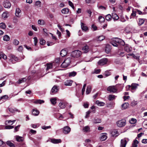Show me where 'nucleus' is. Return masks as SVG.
I'll use <instances>...</instances> for the list:
<instances>
[{
	"instance_id": "1",
	"label": "nucleus",
	"mask_w": 147,
	"mask_h": 147,
	"mask_svg": "<svg viewBox=\"0 0 147 147\" xmlns=\"http://www.w3.org/2000/svg\"><path fill=\"white\" fill-rule=\"evenodd\" d=\"M70 58H67L62 63L61 65V67L62 68H66L70 64Z\"/></svg>"
},
{
	"instance_id": "2",
	"label": "nucleus",
	"mask_w": 147,
	"mask_h": 147,
	"mask_svg": "<svg viewBox=\"0 0 147 147\" xmlns=\"http://www.w3.org/2000/svg\"><path fill=\"white\" fill-rule=\"evenodd\" d=\"M81 54L82 52L81 51L78 50H76L72 52L71 55L73 57L78 58L80 57Z\"/></svg>"
},
{
	"instance_id": "3",
	"label": "nucleus",
	"mask_w": 147,
	"mask_h": 147,
	"mask_svg": "<svg viewBox=\"0 0 147 147\" xmlns=\"http://www.w3.org/2000/svg\"><path fill=\"white\" fill-rule=\"evenodd\" d=\"M117 87L115 86H109L107 88V90L110 93H114L117 92Z\"/></svg>"
},
{
	"instance_id": "4",
	"label": "nucleus",
	"mask_w": 147,
	"mask_h": 147,
	"mask_svg": "<svg viewBox=\"0 0 147 147\" xmlns=\"http://www.w3.org/2000/svg\"><path fill=\"white\" fill-rule=\"evenodd\" d=\"M117 126L119 127H123L126 124V120L125 119H123L118 121L117 122Z\"/></svg>"
},
{
	"instance_id": "5",
	"label": "nucleus",
	"mask_w": 147,
	"mask_h": 147,
	"mask_svg": "<svg viewBox=\"0 0 147 147\" xmlns=\"http://www.w3.org/2000/svg\"><path fill=\"white\" fill-rule=\"evenodd\" d=\"M59 90V87L57 85H54L52 88L50 93L51 94H54L57 92Z\"/></svg>"
},
{
	"instance_id": "6",
	"label": "nucleus",
	"mask_w": 147,
	"mask_h": 147,
	"mask_svg": "<svg viewBox=\"0 0 147 147\" xmlns=\"http://www.w3.org/2000/svg\"><path fill=\"white\" fill-rule=\"evenodd\" d=\"M127 140L128 141L129 140L127 138H126L121 140L120 147H125L127 143Z\"/></svg>"
},
{
	"instance_id": "7",
	"label": "nucleus",
	"mask_w": 147,
	"mask_h": 147,
	"mask_svg": "<svg viewBox=\"0 0 147 147\" xmlns=\"http://www.w3.org/2000/svg\"><path fill=\"white\" fill-rule=\"evenodd\" d=\"M138 85L137 84L133 83L131 86L129 85L128 86L129 90H131L132 92H133V90H135Z\"/></svg>"
},
{
	"instance_id": "8",
	"label": "nucleus",
	"mask_w": 147,
	"mask_h": 147,
	"mask_svg": "<svg viewBox=\"0 0 147 147\" xmlns=\"http://www.w3.org/2000/svg\"><path fill=\"white\" fill-rule=\"evenodd\" d=\"M125 32L127 33H129V32H136V31L134 28L130 27H127L125 29Z\"/></svg>"
},
{
	"instance_id": "9",
	"label": "nucleus",
	"mask_w": 147,
	"mask_h": 147,
	"mask_svg": "<svg viewBox=\"0 0 147 147\" xmlns=\"http://www.w3.org/2000/svg\"><path fill=\"white\" fill-rule=\"evenodd\" d=\"M107 62V60L106 58H103L100 60L98 62V64L100 65H103L106 64Z\"/></svg>"
},
{
	"instance_id": "10",
	"label": "nucleus",
	"mask_w": 147,
	"mask_h": 147,
	"mask_svg": "<svg viewBox=\"0 0 147 147\" xmlns=\"http://www.w3.org/2000/svg\"><path fill=\"white\" fill-rule=\"evenodd\" d=\"M71 128L68 126L64 127L63 129V133L65 134H67L69 133Z\"/></svg>"
},
{
	"instance_id": "11",
	"label": "nucleus",
	"mask_w": 147,
	"mask_h": 147,
	"mask_svg": "<svg viewBox=\"0 0 147 147\" xmlns=\"http://www.w3.org/2000/svg\"><path fill=\"white\" fill-rule=\"evenodd\" d=\"M3 6L5 8H9L11 6V4L9 1H6L3 3Z\"/></svg>"
},
{
	"instance_id": "12",
	"label": "nucleus",
	"mask_w": 147,
	"mask_h": 147,
	"mask_svg": "<svg viewBox=\"0 0 147 147\" xmlns=\"http://www.w3.org/2000/svg\"><path fill=\"white\" fill-rule=\"evenodd\" d=\"M107 138V134L106 133H103L101 134L100 140L101 141H105L106 140Z\"/></svg>"
},
{
	"instance_id": "13",
	"label": "nucleus",
	"mask_w": 147,
	"mask_h": 147,
	"mask_svg": "<svg viewBox=\"0 0 147 147\" xmlns=\"http://www.w3.org/2000/svg\"><path fill=\"white\" fill-rule=\"evenodd\" d=\"M115 41L122 45H124L125 44L124 42L121 39L116 38Z\"/></svg>"
},
{
	"instance_id": "14",
	"label": "nucleus",
	"mask_w": 147,
	"mask_h": 147,
	"mask_svg": "<svg viewBox=\"0 0 147 147\" xmlns=\"http://www.w3.org/2000/svg\"><path fill=\"white\" fill-rule=\"evenodd\" d=\"M81 28L82 30L86 32L88 30V28L87 27L85 26V24L82 22V21L81 22Z\"/></svg>"
},
{
	"instance_id": "15",
	"label": "nucleus",
	"mask_w": 147,
	"mask_h": 147,
	"mask_svg": "<svg viewBox=\"0 0 147 147\" xmlns=\"http://www.w3.org/2000/svg\"><path fill=\"white\" fill-rule=\"evenodd\" d=\"M51 142L54 144H58L61 142V141L60 139H53L51 140Z\"/></svg>"
},
{
	"instance_id": "16",
	"label": "nucleus",
	"mask_w": 147,
	"mask_h": 147,
	"mask_svg": "<svg viewBox=\"0 0 147 147\" xmlns=\"http://www.w3.org/2000/svg\"><path fill=\"white\" fill-rule=\"evenodd\" d=\"M73 81L70 80H67L64 82V85L66 86H71L72 84Z\"/></svg>"
},
{
	"instance_id": "17",
	"label": "nucleus",
	"mask_w": 147,
	"mask_h": 147,
	"mask_svg": "<svg viewBox=\"0 0 147 147\" xmlns=\"http://www.w3.org/2000/svg\"><path fill=\"white\" fill-rule=\"evenodd\" d=\"M16 141L18 142H22L24 140V138L23 137L19 136H16Z\"/></svg>"
},
{
	"instance_id": "18",
	"label": "nucleus",
	"mask_w": 147,
	"mask_h": 147,
	"mask_svg": "<svg viewBox=\"0 0 147 147\" xmlns=\"http://www.w3.org/2000/svg\"><path fill=\"white\" fill-rule=\"evenodd\" d=\"M66 103L62 101L59 103V106L61 109H64L65 107Z\"/></svg>"
},
{
	"instance_id": "19",
	"label": "nucleus",
	"mask_w": 147,
	"mask_h": 147,
	"mask_svg": "<svg viewBox=\"0 0 147 147\" xmlns=\"http://www.w3.org/2000/svg\"><path fill=\"white\" fill-rule=\"evenodd\" d=\"M89 47L87 45H86L83 47L82 48V50L84 53H87L89 51Z\"/></svg>"
},
{
	"instance_id": "20",
	"label": "nucleus",
	"mask_w": 147,
	"mask_h": 147,
	"mask_svg": "<svg viewBox=\"0 0 147 147\" xmlns=\"http://www.w3.org/2000/svg\"><path fill=\"white\" fill-rule=\"evenodd\" d=\"M67 52L65 49H63L61 50L60 55L62 57H63L67 55Z\"/></svg>"
},
{
	"instance_id": "21",
	"label": "nucleus",
	"mask_w": 147,
	"mask_h": 147,
	"mask_svg": "<svg viewBox=\"0 0 147 147\" xmlns=\"http://www.w3.org/2000/svg\"><path fill=\"white\" fill-rule=\"evenodd\" d=\"M8 109L10 112L13 113H15L16 111H18L19 112V111L15 108L9 107Z\"/></svg>"
},
{
	"instance_id": "22",
	"label": "nucleus",
	"mask_w": 147,
	"mask_h": 147,
	"mask_svg": "<svg viewBox=\"0 0 147 147\" xmlns=\"http://www.w3.org/2000/svg\"><path fill=\"white\" fill-rule=\"evenodd\" d=\"M116 97V96H115L113 94H109L108 96V100L109 101L115 99Z\"/></svg>"
},
{
	"instance_id": "23",
	"label": "nucleus",
	"mask_w": 147,
	"mask_h": 147,
	"mask_svg": "<svg viewBox=\"0 0 147 147\" xmlns=\"http://www.w3.org/2000/svg\"><path fill=\"white\" fill-rule=\"evenodd\" d=\"M94 123H99L101 122V119H100L95 118L92 121Z\"/></svg>"
},
{
	"instance_id": "24",
	"label": "nucleus",
	"mask_w": 147,
	"mask_h": 147,
	"mask_svg": "<svg viewBox=\"0 0 147 147\" xmlns=\"http://www.w3.org/2000/svg\"><path fill=\"white\" fill-rule=\"evenodd\" d=\"M9 13L7 11L4 12L2 14V17H3L4 18H7L9 17Z\"/></svg>"
},
{
	"instance_id": "25",
	"label": "nucleus",
	"mask_w": 147,
	"mask_h": 147,
	"mask_svg": "<svg viewBox=\"0 0 147 147\" xmlns=\"http://www.w3.org/2000/svg\"><path fill=\"white\" fill-rule=\"evenodd\" d=\"M7 145L10 147H15V145L11 141H8L6 142Z\"/></svg>"
},
{
	"instance_id": "26",
	"label": "nucleus",
	"mask_w": 147,
	"mask_h": 147,
	"mask_svg": "<svg viewBox=\"0 0 147 147\" xmlns=\"http://www.w3.org/2000/svg\"><path fill=\"white\" fill-rule=\"evenodd\" d=\"M83 131L84 132H89L90 131V127L88 126H85L83 127Z\"/></svg>"
},
{
	"instance_id": "27",
	"label": "nucleus",
	"mask_w": 147,
	"mask_h": 147,
	"mask_svg": "<svg viewBox=\"0 0 147 147\" xmlns=\"http://www.w3.org/2000/svg\"><path fill=\"white\" fill-rule=\"evenodd\" d=\"M45 102L44 100H41L40 99H38L34 101V103L36 104H41L44 103Z\"/></svg>"
},
{
	"instance_id": "28",
	"label": "nucleus",
	"mask_w": 147,
	"mask_h": 147,
	"mask_svg": "<svg viewBox=\"0 0 147 147\" xmlns=\"http://www.w3.org/2000/svg\"><path fill=\"white\" fill-rule=\"evenodd\" d=\"M39 113V111L37 109H33L32 112V114L34 116H37Z\"/></svg>"
},
{
	"instance_id": "29",
	"label": "nucleus",
	"mask_w": 147,
	"mask_h": 147,
	"mask_svg": "<svg viewBox=\"0 0 147 147\" xmlns=\"http://www.w3.org/2000/svg\"><path fill=\"white\" fill-rule=\"evenodd\" d=\"M96 103L98 106H103L105 104L104 102H100L99 100H96Z\"/></svg>"
},
{
	"instance_id": "30",
	"label": "nucleus",
	"mask_w": 147,
	"mask_h": 147,
	"mask_svg": "<svg viewBox=\"0 0 147 147\" xmlns=\"http://www.w3.org/2000/svg\"><path fill=\"white\" fill-rule=\"evenodd\" d=\"M124 50L126 52H129L131 50V48L128 45H126L124 48Z\"/></svg>"
},
{
	"instance_id": "31",
	"label": "nucleus",
	"mask_w": 147,
	"mask_h": 147,
	"mask_svg": "<svg viewBox=\"0 0 147 147\" xmlns=\"http://www.w3.org/2000/svg\"><path fill=\"white\" fill-rule=\"evenodd\" d=\"M21 10L19 8H17L16 10V16L18 17H19V14L21 12Z\"/></svg>"
},
{
	"instance_id": "32",
	"label": "nucleus",
	"mask_w": 147,
	"mask_h": 147,
	"mask_svg": "<svg viewBox=\"0 0 147 147\" xmlns=\"http://www.w3.org/2000/svg\"><path fill=\"white\" fill-rule=\"evenodd\" d=\"M69 11V9L67 8H64L61 10L62 13L64 14L68 13Z\"/></svg>"
},
{
	"instance_id": "33",
	"label": "nucleus",
	"mask_w": 147,
	"mask_h": 147,
	"mask_svg": "<svg viewBox=\"0 0 147 147\" xmlns=\"http://www.w3.org/2000/svg\"><path fill=\"white\" fill-rule=\"evenodd\" d=\"M138 143V142L137 140H134L132 144V147H137Z\"/></svg>"
},
{
	"instance_id": "34",
	"label": "nucleus",
	"mask_w": 147,
	"mask_h": 147,
	"mask_svg": "<svg viewBox=\"0 0 147 147\" xmlns=\"http://www.w3.org/2000/svg\"><path fill=\"white\" fill-rule=\"evenodd\" d=\"M26 78H23L19 80L17 82L18 84H20L23 82H26Z\"/></svg>"
},
{
	"instance_id": "35",
	"label": "nucleus",
	"mask_w": 147,
	"mask_h": 147,
	"mask_svg": "<svg viewBox=\"0 0 147 147\" xmlns=\"http://www.w3.org/2000/svg\"><path fill=\"white\" fill-rule=\"evenodd\" d=\"M91 87L90 86H88L87 88L86 93L87 94H89L91 92Z\"/></svg>"
},
{
	"instance_id": "36",
	"label": "nucleus",
	"mask_w": 147,
	"mask_h": 147,
	"mask_svg": "<svg viewBox=\"0 0 147 147\" xmlns=\"http://www.w3.org/2000/svg\"><path fill=\"white\" fill-rule=\"evenodd\" d=\"M57 99L55 98H53L50 99V101L53 105H55L56 103Z\"/></svg>"
},
{
	"instance_id": "37",
	"label": "nucleus",
	"mask_w": 147,
	"mask_h": 147,
	"mask_svg": "<svg viewBox=\"0 0 147 147\" xmlns=\"http://www.w3.org/2000/svg\"><path fill=\"white\" fill-rule=\"evenodd\" d=\"M2 58L3 59H7L6 56L2 52L0 53V59Z\"/></svg>"
},
{
	"instance_id": "38",
	"label": "nucleus",
	"mask_w": 147,
	"mask_h": 147,
	"mask_svg": "<svg viewBox=\"0 0 147 147\" xmlns=\"http://www.w3.org/2000/svg\"><path fill=\"white\" fill-rule=\"evenodd\" d=\"M129 106V104L128 102H125L121 106L124 109H126Z\"/></svg>"
},
{
	"instance_id": "39",
	"label": "nucleus",
	"mask_w": 147,
	"mask_h": 147,
	"mask_svg": "<svg viewBox=\"0 0 147 147\" xmlns=\"http://www.w3.org/2000/svg\"><path fill=\"white\" fill-rule=\"evenodd\" d=\"M13 60L15 61H17L18 60V58L14 55L11 56V59L9 60V62H12V61Z\"/></svg>"
},
{
	"instance_id": "40",
	"label": "nucleus",
	"mask_w": 147,
	"mask_h": 147,
	"mask_svg": "<svg viewBox=\"0 0 147 147\" xmlns=\"http://www.w3.org/2000/svg\"><path fill=\"white\" fill-rule=\"evenodd\" d=\"M137 21L138 24L141 25L144 23V19H138V20Z\"/></svg>"
},
{
	"instance_id": "41",
	"label": "nucleus",
	"mask_w": 147,
	"mask_h": 147,
	"mask_svg": "<svg viewBox=\"0 0 147 147\" xmlns=\"http://www.w3.org/2000/svg\"><path fill=\"white\" fill-rule=\"evenodd\" d=\"M111 134L113 136H117L118 135V132L117 130H114L112 131Z\"/></svg>"
},
{
	"instance_id": "42",
	"label": "nucleus",
	"mask_w": 147,
	"mask_h": 147,
	"mask_svg": "<svg viewBox=\"0 0 147 147\" xmlns=\"http://www.w3.org/2000/svg\"><path fill=\"white\" fill-rule=\"evenodd\" d=\"M10 39V37L9 36L7 35H5L3 37V40L4 41H8Z\"/></svg>"
},
{
	"instance_id": "43",
	"label": "nucleus",
	"mask_w": 147,
	"mask_h": 147,
	"mask_svg": "<svg viewBox=\"0 0 147 147\" xmlns=\"http://www.w3.org/2000/svg\"><path fill=\"white\" fill-rule=\"evenodd\" d=\"M76 74V73L75 71H72L69 73V76H74Z\"/></svg>"
},
{
	"instance_id": "44",
	"label": "nucleus",
	"mask_w": 147,
	"mask_h": 147,
	"mask_svg": "<svg viewBox=\"0 0 147 147\" xmlns=\"http://www.w3.org/2000/svg\"><path fill=\"white\" fill-rule=\"evenodd\" d=\"M129 122L132 124L135 123L136 122V120L134 118H131V120L129 121Z\"/></svg>"
},
{
	"instance_id": "45",
	"label": "nucleus",
	"mask_w": 147,
	"mask_h": 147,
	"mask_svg": "<svg viewBox=\"0 0 147 147\" xmlns=\"http://www.w3.org/2000/svg\"><path fill=\"white\" fill-rule=\"evenodd\" d=\"M105 38V37L103 36H99L97 38L98 40L102 41Z\"/></svg>"
},
{
	"instance_id": "46",
	"label": "nucleus",
	"mask_w": 147,
	"mask_h": 147,
	"mask_svg": "<svg viewBox=\"0 0 147 147\" xmlns=\"http://www.w3.org/2000/svg\"><path fill=\"white\" fill-rule=\"evenodd\" d=\"M53 65L52 63L47 64V70H48L49 69H51L52 68Z\"/></svg>"
},
{
	"instance_id": "47",
	"label": "nucleus",
	"mask_w": 147,
	"mask_h": 147,
	"mask_svg": "<svg viewBox=\"0 0 147 147\" xmlns=\"http://www.w3.org/2000/svg\"><path fill=\"white\" fill-rule=\"evenodd\" d=\"M38 23L40 25H43L45 24V22L43 20H39L38 21Z\"/></svg>"
},
{
	"instance_id": "48",
	"label": "nucleus",
	"mask_w": 147,
	"mask_h": 147,
	"mask_svg": "<svg viewBox=\"0 0 147 147\" xmlns=\"http://www.w3.org/2000/svg\"><path fill=\"white\" fill-rule=\"evenodd\" d=\"M112 18H119V17L115 13H113L112 14Z\"/></svg>"
},
{
	"instance_id": "49",
	"label": "nucleus",
	"mask_w": 147,
	"mask_h": 147,
	"mask_svg": "<svg viewBox=\"0 0 147 147\" xmlns=\"http://www.w3.org/2000/svg\"><path fill=\"white\" fill-rule=\"evenodd\" d=\"M0 27L3 29L5 28L6 26L5 24L3 22L0 23Z\"/></svg>"
},
{
	"instance_id": "50",
	"label": "nucleus",
	"mask_w": 147,
	"mask_h": 147,
	"mask_svg": "<svg viewBox=\"0 0 147 147\" xmlns=\"http://www.w3.org/2000/svg\"><path fill=\"white\" fill-rule=\"evenodd\" d=\"M8 98V96L7 95H5L3 96H1L0 97V100L1 99H6Z\"/></svg>"
},
{
	"instance_id": "51",
	"label": "nucleus",
	"mask_w": 147,
	"mask_h": 147,
	"mask_svg": "<svg viewBox=\"0 0 147 147\" xmlns=\"http://www.w3.org/2000/svg\"><path fill=\"white\" fill-rule=\"evenodd\" d=\"M68 3L69 5L74 9L75 7L74 5V4L73 3L71 2L70 1H68Z\"/></svg>"
},
{
	"instance_id": "52",
	"label": "nucleus",
	"mask_w": 147,
	"mask_h": 147,
	"mask_svg": "<svg viewBox=\"0 0 147 147\" xmlns=\"http://www.w3.org/2000/svg\"><path fill=\"white\" fill-rule=\"evenodd\" d=\"M13 126L7 125L5 127V128L6 129H10L13 128Z\"/></svg>"
},
{
	"instance_id": "53",
	"label": "nucleus",
	"mask_w": 147,
	"mask_h": 147,
	"mask_svg": "<svg viewBox=\"0 0 147 147\" xmlns=\"http://www.w3.org/2000/svg\"><path fill=\"white\" fill-rule=\"evenodd\" d=\"M41 2L39 1H38L36 2L35 5L37 6H40L41 5Z\"/></svg>"
},
{
	"instance_id": "54",
	"label": "nucleus",
	"mask_w": 147,
	"mask_h": 147,
	"mask_svg": "<svg viewBox=\"0 0 147 147\" xmlns=\"http://www.w3.org/2000/svg\"><path fill=\"white\" fill-rule=\"evenodd\" d=\"M92 28L93 31L96 30H97V27L94 24L92 25Z\"/></svg>"
},
{
	"instance_id": "55",
	"label": "nucleus",
	"mask_w": 147,
	"mask_h": 147,
	"mask_svg": "<svg viewBox=\"0 0 147 147\" xmlns=\"http://www.w3.org/2000/svg\"><path fill=\"white\" fill-rule=\"evenodd\" d=\"M86 84H84L83 86V88L82 89V94H83L84 93V92L85 91V87L86 86Z\"/></svg>"
},
{
	"instance_id": "56",
	"label": "nucleus",
	"mask_w": 147,
	"mask_h": 147,
	"mask_svg": "<svg viewBox=\"0 0 147 147\" xmlns=\"http://www.w3.org/2000/svg\"><path fill=\"white\" fill-rule=\"evenodd\" d=\"M105 50L106 53H109L111 49L109 48H108V47L107 46H106L105 48Z\"/></svg>"
},
{
	"instance_id": "57",
	"label": "nucleus",
	"mask_w": 147,
	"mask_h": 147,
	"mask_svg": "<svg viewBox=\"0 0 147 147\" xmlns=\"http://www.w3.org/2000/svg\"><path fill=\"white\" fill-rule=\"evenodd\" d=\"M51 127L50 126H43L42 127V128L45 130L49 129L51 128Z\"/></svg>"
},
{
	"instance_id": "58",
	"label": "nucleus",
	"mask_w": 147,
	"mask_h": 147,
	"mask_svg": "<svg viewBox=\"0 0 147 147\" xmlns=\"http://www.w3.org/2000/svg\"><path fill=\"white\" fill-rule=\"evenodd\" d=\"M14 44L16 45H18L19 44V41L16 39L14 40L13 42Z\"/></svg>"
},
{
	"instance_id": "59",
	"label": "nucleus",
	"mask_w": 147,
	"mask_h": 147,
	"mask_svg": "<svg viewBox=\"0 0 147 147\" xmlns=\"http://www.w3.org/2000/svg\"><path fill=\"white\" fill-rule=\"evenodd\" d=\"M34 43L35 45H36L38 42V40L37 38L36 37H34Z\"/></svg>"
},
{
	"instance_id": "60",
	"label": "nucleus",
	"mask_w": 147,
	"mask_h": 147,
	"mask_svg": "<svg viewBox=\"0 0 147 147\" xmlns=\"http://www.w3.org/2000/svg\"><path fill=\"white\" fill-rule=\"evenodd\" d=\"M20 126V125H18L17 126H16L14 129V132L18 131L19 129V127Z\"/></svg>"
},
{
	"instance_id": "61",
	"label": "nucleus",
	"mask_w": 147,
	"mask_h": 147,
	"mask_svg": "<svg viewBox=\"0 0 147 147\" xmlns=\"http://www.w3.org/2000/svg\"><path fill=\"white\" fill-rule=\"evenodd\" d=\"M117 42H111V44L114 47H117Z\"/></svg>"
},
{
	"instance_id": "62",
	"label": "nucleus",
	"mask_w": 147,
	"mask_h": 147,
	"mask_svg": "<svg viewBox=\"0 0 147 147\" xmlns=\"http://www.w3.org/2000/svg\"><path fill=\"white\" fill-rule=\"evenodd\" d=\"M136 13H138L139 15H142L143 14L142 11L138 10H137L136 11Z\"/></svg>"
},
{
	"instance_id": "63",
	"label": "nucleus",
	"mask_w": 147,
	"mask_h": 147,
	"mask_svg": "<svg viewBox=\"0 0 147 147\" xmlns=\"http://www.w3.org/2000/svg\"><path fill=\"white\" fill-rule=\"evenodd\" d=\"M23 49V48L22 46H20L18 49V50L20 52L22 51Z\"/></svg>"
},
{
	"instance_id": "64",
	"label": "nucleus",
	"mask_w": 147,
	"mask_h": 147,
	"mask_svg": "<svg viewBox=\"0 0 147 147\" xmlns=\"http://www.w3.org/2000/svg\"><path fill=\"white\" fill-rule=\"evenodd\" d=\"M87 12L89 16H90L91 15L92 12L91 10L89 9L87 10Z\"/></svg>"
}]
</instances>
